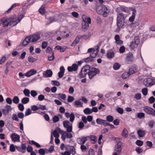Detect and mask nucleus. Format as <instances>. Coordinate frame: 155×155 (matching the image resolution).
<instances>
[{"mask_svg": "<svg viewBox=\"0 0 155 155\" xmlns=\"http://www.w3.org/2000/svg\"><path fill=\"white\" fill-rule=\"evenodd\" d=\"M23 15H20L18 17H14L8 18H3L0 20V24L3 27L9 25L11 27L16 25L23 18Z\"/></svg>", "mask_w": 155, "mask_h": 155, "instance_id": "1", "label": "nucleus"}, {"mask_svg": "<svg viewBox=\"0 0 155 155\" xmlns=\"http://www.w3.org/2000/svg\"><path fill=\"white\" fill-rule=\"evenodd\" d=\"M117 28L120 29L124 25L125 21L127 16L122 12H117Z\"/></svg>", "mask_w": 155, "mask_h": 155, "instance_id": "2", "label": "nucleus"}, {"mask_svg": "<svg viewBox=\"0 0 155 155\" xmlns=\"http://www.w3.org/2000/svg\"><path fill=\"white\" fill-rule=\"evenodd\" d=\"M97 13L103 15L104 17L107 16L109 11L107 8L104 5H101L98 6L96 9Z\"/></svg>", "mask_w": 155, "mask_h": 155, "instance_id": "3", "label": "nucleus"}, {"mask_svg": "<svg viewBox=\"0 0 155 155\" xmlns=\"http://www.w3.org/2000/svg\"><path fill=\"white\" fill-rule=\"evenodd\" d=\"M115 140L117 143L115 146L114 150L113 155H120V154L122 150V147H121L122 143L120 141V139L119 138H115Z\"/></svg>", "mask_w": 155, "mask_h": 155, "instance_id": "4", "label": "nucleus"}, {"mask_svg": "<svg viewBox=\"0 0 155 155\" xmlns=\"http://www.w3.org/2000/svg\"><path fill=\"white\" fill-rule=\"evenodd\" d=\"M100 72V71L98 68L90 67L88 74L89 79H92L97 74H99Z\"/></svg>", "mask_w": 155, "mask_h": 155, "instance_id": "5", "label": "nucleus"}, {"mask_svg": "<svg viewBox=\"0 0 155 155\" xmlns=\"http://www.w3.org/2000/svg\"><path fill=\"white\" fill-rule=\"evenodd\" d=\"M90 69V66L87 65L83 67L81 69V71L79 74V76L82 78L85 76L87 74H88L89 71Z\"/></svg>", "mask_w": 155, "mask_h": 155, "instance_id": "6", "label": "nucleus"}, {"mask_svg": "<svg viewBox=\"0 0 155 155\" xmlns=\"http://www.w3.org/2000/svg\"><path fill=\"white\" fill-rule=\"evenodd\" d=\"M144 84L147 87H149L155 84V78H148L143 81Z\"/></svg>", "mask_w": 155, "mask_h": 155, "instance_id": "7", "label": "nucleus"}, {"mask_svg": "<svg viewBox=\"0 0 155 155\" xmlns=\"http://www.w3.org/2000/svg\"><path fill=\"white\" fill-rule=\"evenodd\" d=\"M60 133L62 135L61 138L64 141H65L66 138L70 139L73 137L72 134L70 132L64 131L63 130L61 131Z\"/></svg>", "mask_w": 155, "mask_h": 155, "instance_id": "8", "label": "nucleus"}, {"mask_svg": "<svg viewBox=\"0 0 155 155\" xmlns=\"http://www.w3.org/2000/svg\"><path fill=\"white\" fill-rule=\"evenodd\" d=\"M12 141L14 142H18L20 141V136L15 133H13L10 136Z\"/></svg>", "mask_w": 155, "mask_h": 155, "instance_id": "9", "label": "nucleus"}, {"mask_svg": "<svg viewBox=\"0 0 155 155\" xmlns=\"http://www.w3.org/2000/svg\"><path fill=\"white\" fill-rule=\"evenodd\" d=\"M65 115L67 118H69L70 117V121L71 122H73L75 118V115L74 113H71L70 114L68 112H65Z\"/></svg>", "mask_w": 155, "mask_h": 155, "instance_id": "10", "label": "nucleus"}, {"mask_svg": "<svg viewBox=\"0 0 155 155\" xmlns=\"http://www.w3.org/2000/svg\"><path fill=\"white\" fill-rule=\"evenodd\" d=\"M31 42H36L41 38L40 35L38 33H36L33 35H31Z\"/></svg>", "mask_w": 155, "mask_h": 155, "instance_id": "11", "label": "nucleus"}, {"mask_svg": "<svg viewBox=\"0 0 155 155\" xmlns=\"http://www.w3.org/2000/svg\"><path fill=\"white\" fill-rule=\"evenodd\" d=\"M154 109L148 107H145L143 108V110L147 114L152 115Z\"/></svg>", "mask_w": 155, "mask_h": 155, "instance_id": "12", "label": "nucleus"}, {"mask_svg": "<svg viewBox=\"0 0 155 155\" xmlns=\"http://www.w3.org/2000/svg\"><path fill=\"white\" fill-rule=\"evenodd\" d=\"M78 66L76 64H74L71 66L68 67V70L69 72L75 71L78 69Z\"/></svg>", "mask_w": 155, "mask_h": 155, "instance_id": "13", "label": "nucleus"}, {"mask_svg": "<svg viewBox=\"0 0 155 155\" xmlns=\"http://www.w3.org/2000/svg\"><path fill=\"white\" fill-rule=\"evenodd\" d=\"M37 72L36 70L34 69H32L28 71L25 74V75L28 77H29L32 75L35 74Z\"/></svg>", "mask_w": 155, "mask_h": 155, "instance_id": "14", "label": "nucleus"}, {"mask_svg": "<svg viewBox=\"0 0 155 155\" xmlns=\"http://www.w3.org/2000/svg\"><path fill=\"white\" fill-rule=\"evenodd\" d=\"M88 137H83L79 138L78 139V143L81 144H84L87 140Z\"/></svg>", "mask_w": 155, "mask_h": 155, "instance_id": "15", "label": "nucleus"}, {"mask_svg": "<svg viewBox=\"0 0 155 155\" xmlns=\"http://www.w3.org/2000/svg\"><path fill=\"white\" fill-rule=\"evenodd\" d=\"M96 121L98 124L102 125L104 126H106L107 122V120L99 118L97 119Z\"/></svg>", "mask_w": 155, "mask_h": 155, "instance_id": "16", "label": "nucleus"}, {"mask_svg": "<svg viewBox=\"0 0 155 155\" xmlns=\"http://www.w3.org/2000/svg\"><path fill=\"white\" fill-rule=\"evenodd\" d=\"M81 99L76 100L73 103V104L76 107H83V103L81 101Z\"/></svg>", "mask_w": 155, "mask_h": 155, "instance_id": "17", "label": "nucleus"}, {"mask_svg": "<svg viewBox=\"0 0 155 155\" xmlns=\"http://www.w3.org/2000/svg\"><path fill=\"white\" fill-rule=\"evenodd\" d=\"M134 60L133 54L131 53L127 54L126 61H132Z\"/></svg>", "mask_w": 155, "mask_h": 155, "instance_id": "18", "label": "nucleus"}, {"mask_svg": "<svg viewBox=\"0 0 155 155\" xmlns=\"http://www.w3.org/2000/svg\"><path fill=\"white\" fill-rule=\"evenodd\" d=\"M60 71L58 73V76L59 78H61L64 75L65 69L63 66H61L60 68Z\"/></svg>", "mask_w": 155, "mask_h": 155, "instance_id": "19", "label": "nucleus"}, {"mask_svg": "<svg viewBox=\"0 0 155 155\" xmlns=\"http://www.w3.org/2000/svg\"><path fill=\"white\" fill-rule=\"evenodd\" d=\"M52 71L50 70H47L45 71V74L43 73V76L45 77H50L52 76Z\"/></svg>", "mask_w": 155, "mask_h": 155, "instance_id": "20", "label": "nucleus"}, {"mask_svg": "<svg viewBox=\"0 0 155 155\" xmlns=\"http://www.w3.org/2000/svg\"><path fill=\"white\" fill-rule=\"evenodd\" d=\"M116 12H121V11L124 12H128L127 8L125 7H121L120 8H118L116 9Z\"/></svg>", "mask_w": 155, "mask_h": 155, "instance_id": "21", "label": "nucleus"}, {"mask_svg": "<svg viewBox=\"0 0 155 155\" xmlns=\"http://www.w3.org/2000/svg\"><path fill=\"white\" fill-rule=\"evenodd\" d=\"M57 95L58 98L61 101L62 99L63 100H65L66 97V95L64 94L59 93Z\"/></svg>", "mask_w": 155, "mask_h": 155, "instance_id": "22", "label": "nucleus"}, {"mask_svg": "<svg viewBox=\"0 0 155 155\" xmlns=\"http://www.w3.org/2000/svg\"><path fill=\"white\" fill-rule=\"evenodd\" d=\"M138 45L134 41H132L130 42V44L129 45V47L131 50H133L136 48L137 47Z\"/></svg>", "mask_w": 155, "mask_h": 155, "instance_id": "23", "label": "nucleus"}, {"mask_svg": "<svg viewBox=\"0 0 155 155\" xmlns=\"http://www.w3.org/2000/svg\"><path fill=\"white\" fill-rule=\"evenodd\" d=\"M137 71V68L135 67H132L129 69V72L130 75L132 74Z\"/></svg>", "mask_w": 155, "mask_h": 155, "instance_id": "24", "label": "nucleus"}, {"mask_svg": "<svg viewBox=\"0 0 155 155\" xmlns=\"http://www.w3.org/2000/svg\"><path fill=\"white\" fill-rule=\"evenodd\" d=\"M83 22H85L88 24H91V18L90 17H87V16H85L83 17Z\"/></svg>", "mask_w": 155, "mask_h": 155, "instance_id": "25", "label": "nucleus"}, {"mask_svg": "<svg viewBox=\"0 0 155 155\" xmlns=\"http://www.w3.org/2000/svg\"><path fill=\"white\" fill-rule=\"evenodd\" d=\"M114 53L113 52L110 51H107V56L109 59H111L114 57Z\"/></svg>", "mask_w": 155, "mask_h": 155, "instance_id": "26", "label": "nucleus"}, {"mask_svg": "<svg viewBox=\"0 0 155 155\" xmlns=\"http://www.w3.org/2000/svg\"><path fill=\"white\" fill-rule=\"evenodd\" d=\"M136 11L135 10H134L133 11L132 15L129 18V20L130 22L134 21L136 15Z\"/></svg>", "mask_w": 155, "mask_h": 155, "instance_id": "27", "label": "nucleus"}, {"mask_svg": "<svg viewBox=\"0 0 155 155\" xmlns=\"http://www.w3.org/2000/svg\"><path fill=\"white\" fill-rule=\"evenodd\" d=\"M137 134L139 137H143L145 134V131L142 130H139L137 131Z\"/></svg>", "mask_w": 155, "mask_h": 155, "instance_id": "28", "label": "nucleus"}, {"mask_svg": "<svg viewBox=\"0 0 155 155\" xmlns=\"http://www.w3.org/2000/svg\"><path fill=\"white\" fill-rule=\"evenodd\" d=\"M128 132L127 129L124 128L122 131V135L123 137L127 138L128 136Z\"/></svg>", "mask_w": 155, "mask_h": 155, "instance_id": "29", "label": "nucleus"}, {"mask_svg": "<svg viewBox=\"0 0 155 155\" xmlns=\"http://www.w3.org/2000/svg\"><path fill=\"white\" fill-rule=\"evenodd\" d=\"M12 101L14 103L17 104L19 103V99L18 96H15L14 97Z\"/></svg>", "mask_w": 155, "mask_h": 155, "instance_id": "30", "label": "nucleus"}, {"mask_svg": "<svg viewBox=\"0 0 155 155\" xmlns=\"http://www.w3.org/2000/svg\"><path fill=\"white\" fill-rule=\"evenodd\" d=\"M84 112L86 114H89L92 113V111L91 109L87 108L84 110Z\"/></svg>", "mask_w": 155, "mask_h": 155, "instance_id": "31", "label": "nucleus"}, {"mask_svg": "<svg viewBox=\"0 0 155 155\" xmlns=\"http://www.w3.org/2000/svg\"><path fill=\"white\" fill-rule=\"evenodd\" d=\"M45 5H43L39 9V12L41 14H44L45 13Z\"/></svg>", "mask_w": 155, "mask_h": 155, "instance_id": "32", "label": "nucleus"}, {"mask_svg": "<svg viewBox=\"0 0 155 155\" xmlns=\"http://www.w3.org/2000/svg\"><path fill=\"white\" fill-rule=\"evenodd\" d=\"M130 75L128 72H124L122 75V78L123 79H125L128 78Z\"/></svg>", "mask_w": 155, "mask_h": 155, "instance_id": "33", "label": "nucleus"}, {"mask_svg": "<svg viewBox=\"0 0 155 155\" xmlns=\"http://www.w3.org/2000/svg\"><path fill=\"white\" fill-rule=\"evenodd\" d=\"M29 101V99L27 97H25L21 99V102L24 104H25L28 103Z\"/></svg>", "mask_w": 155, "mask_h": 155, "instance_id": "34", "label": "nucleus"}, {"mask_svg": "<svg viewBox=\"0 0 155 155\" xmlns=\"http://www.w3.org/2000/svg\"><path fill=\"white\" fill-rule=\"evenodd\" d=\"M79 38H77L74 40L73 42L72 43L71 46H74L78 44L79 42Z\"/></svg>", "mask_w": 155, "mask_h": 155, "instance_id": "35", "label": "nucleus"}, {"mask_svg": "<svg viewBox=\"0 0 155 155\" xmlns=\"http://www.w3.org/2000/svg\"><path fill=\"white\" fill-rule=\"evenodd\" d=\"M120 65L117 63H115L113 66V68L115 70L118 69L120 68Z\"/></svg>", "mask_w": 155, "mask_h": 155, "instance_id": "36", "label": "nucleus"}, {"mask_svg": "<svg viewBox=\"0 0 155 155\" xmlns=\"http://www.w3.org/2000/svg\"><path fill=\"white\" fill-rule=\"evenodd\" d=\"M23 93L25 96L29 97L30 93L29 90L27 89H25L23 91Z\"/></svg>", "mask_w": 155, "mask_h": 155, "instance_id": "37", "label": "nucleus"}, {"mask_svg": "<svg viewBox=\"0 0 155 155\" xmlns=\"http://www.w3.org/2000/svg\"><path fill=\"white\" fill-rule=\"evenodd\" d=\"M134 97L136 100H139L141 98V94L140 93H137L135 95Z\"/></svg>", "mask_w": 155, "mask_h": 155, "instance_id": "38", "label": "nucleus"}, {"mask_svg": "<svg viewBox=\"0 0 155 155\" xmlns=\"http://www.w3.org/2000/svg\"><path fill=\"white\" fill-rule=\"evenodd\" d=\"M141 92L143 95L146 96L148 94V89L147 88L145 87L142 90Z\"/></svg>", "mask_w": 155, "mask_h": 155, "instance_id": "39", "label": "nucleus"}, {"mask_svg": "<svg viewBox=\"0 0 155 155\" xmlns=\"http://www.w3.org/2000/svg\"><path fill=\"white\" fill-rule=\"evenodd\" d=\"M28 60L30 62H34L37 60V59L31 56H29L28 58Z\"/></svg>", "mask_w": 155, "mask_h": 155, "instance_id": "40", "label": "nucleus"}, {"mask_svg": "<svg viewBox=\"0 0 155 155\" xmlns=\"http://www.w3.org/2000/svg\"><path fill=\"white\" fill-rule=\"evenodd\" d=\"M98 54V51L95 50L94 52L91 53L90 54V56L93 58L95 57Z\"/></svg>", "mask_w": 155, "mask_h": 155, "instance_id": "41", "label": "nucleus"}, {"mask_svg": "<svg viewBox=\"0 0 155 155\" xmlns=\"http://www.w3.org/2000/svg\"><path fill=\"white\" fill-rule=\"evenodd\" d=\"M67 131H66L68 132H71L72 131V124H70V125L66 128Z\"/></svg>", "mask_w": 155, "mask_h": 155, "instance_id": "42", "label": "nucleus"}, {"mask_svg": "<svg viewBox=\"0 0 155 155\" xmlns=\"http://www.w3.org/2000/svg\"><path fill=\"white\" fill-rule=\"evenodd\" d=\"M85 22H83L82 24V28L83 29H87L89 28V24Z\"/></svg>", "mask_w": 155, "mask_h": 155, "instance_id": "43", "label": "nucleus"}, {"mask_svg": "<svg viewBox=\"0 0 155 155\" xmlns=\"http://www.w3.org/2000/svg\"><path fill=\"white\" fill-rule=\"evenodd\" d=\"M107 121L111 122L114 120V117L111 115H108L106 117Z\"/></svg>", "mask_w": 155, "mask_h": 155, "instance_id": "44", "label": "nucleus"}, {"mask_svg": "<svg viewBox=\"0 0 155 155\" xmlns=\"http://www.w3.org/2000/svg\"><path fill=\"white\" fill-rule=\"evenodd\" d=\"M134 42L136 43L137 45H138L140 42V39L138 36H136L134 37Z\"/></svg>", "mask_w": 155, "mask_h": 155, "instance_id": "45", "label": "nucleus"}, {"mask_svg": "<svg viewBox=\"0 0 155 155\" xmlns=\"http://www.w3.org/2000/svg\"><path fill=\"white\" fill-rule=\"evenodd\" d=\"M70 124V123L68 120H65L63 122L64 127L65 128L68 127Z\"/></svg>", "mask_w": 155, "mask_h": 155, "instance_id": "46", "label": "nucleus"}, {"mask_svg": "<svg viewBox=\"0 0 155 155\" xmlns=\"http://www.w3.org/2000/svg\"><path fill=\"white\" fill-rule=\"evenodd\" d=\"M12 119L13 120H15L16 121H18L19 120L18 119V115H17L16 114H13L12 115Z\"/></svg>", "mask_w": 155, "mask_h": 155, "instance_id": "47", "label": "nucleus"}, {"mask_svg": "<svg viewBox=\"0 0 155 155\" xmlns=\"http://www.w3.org/2000/svg\"><path fill=\"white\" fill-rule=\"evenodd\" d=\"M47 151V149H40L38 150V152L40 154L44 155L45 153V150Z\"/></svg>", "mask_w": 155, "mask_h": 155, "instance_id": "48", "label": "nucleus"}, {"mask_svg": "<svg viewBox=\"0 0 155 155\" xmlns=\"http://www.w3.org/2000/svg\"><path fill=\"white\" fill-rule=\"evenodd\" d=\"M18 107L19 109L21 111L24 110V105L21 103L19 104L18 105Z\"/></svg>", "mask_w": 155, "mask_h": 155, "instance_id": "49", "label": "nucleus"}, {"mask_svg": "<svg viewBox=\"0 0 155 155\" xmlns=\"http://www.w3.org/2000/svg\"><path fill=\"white\" fill-rule=\"evenodd\" d=\"M5 107L8 113H9L10 111H11L12 108L11 106L8 105H7Z\"/></svg>", "mask_w": 155, "mask_h": 155, "instance_id": "50", "label": "nucleus"}, {"mask_svg": "<svg viewBox=\"0 0 155 155\" xmlns=\"http://www.w3.org/2000/svg\"><path fill=\"white\" fill-rule=\"evenodd\" d=\"M53 121L54 122L56 123L59 120V117L55 115L53 117Z\"/></svg>", "mask_w": 155, "mask_h": 155, "instance_id": "51", "label": "nucleus"}, {"mask_svg": "<svg viewBox=\"0 0 155 155\" xmlns=\"http://www.w3.org/2000/svg\"><path fill=\"white\" fill-rule=\"evenodd\" d=\"M18 4L16 3H14L10 7V8H9L8 10L6 11V12L8 13H9L10 12L12 9L14 8H15L16 7L17 5Z\"/></svg>", "mask_w": 155, "mask_h": 155, "instance_id": "52", "label": "nucleus"}, {"mask_svg": "<svg viewBox=\"0 0 155 155\" xmlns=\"http://www.w3.org/2000/svg\"><path fill=\"white\" fill-rule=\"evenodd\" d=\"M137 117L139 118H141L145 116V114L141 112L137 113Z\"/></svg>", "mask_w": 155, "mask_h": 155, "instance_id": "53", "label": "nucleus"}, {"mask_svg": "<svg viewBox=\"0 0 155 155\" xmlns=\"http://www.w3.org/2000/svg\"><path fill=\"white\" fill-rule=\"evenodd\" d=\"M31 113V110L30 108H28L26 110L25 112V116H27L30 115Z\"/></svg>", "mask_w": 155, "mask_h": 155, "instance_id": "54", "label": "nucleus"}, {"mask_svg": "<svg viewBox=\"0 0 155 155\" xmlns=\"http://www.w3.org/2000/svg\"><path fill=\"white\" fill-rule=\"evenodd\" d=\"M70 152L73 155H74L76 153L75 148L73 146L70 147Z\"/></svg>", "mask_w": 155, "mask_h": 155, "instance_id": "55", "label": "nucleus"}, {"mask_svg": "<svg viewBox=\"0 0 155 155\" xmlns=\"http://www.w3.org/2000/svg\"><path fill=\"white\" fill-rule=\"evenodd\" d=\"M31 142L34 145H35L36 147H37L38 148H40L41 147V146L38 143L35 142L34 140H31Z\"/></svg>", "mask_w": 155, "mask_h": 155, "instance_id": "56", "label": "nucleus"}, {"mask_svg": "<svg viewBox=\"0 0 155 155\" xmlns=\"http://www.w3.org/2000/svg\"><path fill=\"white\" fill-rule=\"evenodd\" d=\"M154 124V121L153 120H151L148 122V125L151 128H152L153 127Z\"/></svg>", "mask_w": 155, "mask_h": 155, "instance_id": "57", "label": "nucleus"}, {"mask_svg": "<svg viewBox=\"0 0 155 155\" xmlns=\"http://www.w3.org/2000/svg\"><path fill=\"white\" fill-rule=\"evenodd\" d=\"M48 42L47 41H44L42 42L41 47L43 49H45V48L48 45Z\"/></svg>", "mask_w": 155, "mask_h": 155, "instance_id": "58", "label": "nucleus"}, {"mask_svg": "<svg viewBox=\"0 0 155 155\" xmlns=\"http://www.w3.org/2000/svg\"><path fill=\"white\" fill-rule=\"evenodd\" d=\"M26 146L25 143H22L21 145V148L23 151H24V153L26 151Z\"/></svg>", "mask_w": 155, "mask_h": 155, "instance_id": "59", "label": "nucleus"}, {"mask_svg": "<svg viewBox=\"0 0 155 155\" xmlns=\"http://www.w3.org/2000/svg\"><path fill=\"white\" fill-rule=\"evenodd\" d=\"M53 134L54 137H55V138H58L59 136V134L56 130L54 131L53 132Z\"/></svg>", "mask_w": 155, "mask_h": 155, "instance_id": "60", "label": "nucleus"}, {"mask_svg": "<svg viewBox=\"0 0 155 155\" xmlns=\"http://www.w3.org/2000/svg\"><path fill=\"white\" fill-rule=\"evenodd\" d=\"M149 101L150 104H152L155 101V98L153 97L152 96L149 98Z\"/></svg>", "mask_w": 155, "mask_h": 155, "instance_id": "61", "label": "nucleus"}, {"mask_svg": "<svg viewBox=\"0 0 155 155\" xmlns=\"http://www.w3.org/2000/svg\"><path fill=\"white\" fill-rule=\"evenodd\" d=\"M12 100L10 97H7L6 99V103L9 104H11L12 103Z\"/></svg>", "mask_w": 155, "mask_h": 155, "instance_id": "62", "label": "nucleus"}, {"mask_svg": "<svg viewBox=\"0 0 155 155\" xmlns=\"http://www.w3.org/2000/svg\"><path fill=\"white\" fill-rule=\"evenodd\" d=\"M136 144L138 146H141L143 144V142L140 140H137L136 141Z\"/></svg>", "mask_w": 155, "mask_h": 155, "instance_id": "63", "label": "nucleus"}, {"mask_svg": "<svg viewBox=\"0 0 155 155\" xmlns=\"http://www.w3.org/2000/svg\"><path fill=\"white\" fill-rule=\"evenodd\" d=\"M125 48L124 46H121L119 48V51L120 53H123L125 51Z\"/></svg>", "mask_w": 155, "mask_h": 155, "instance_id": "64", "label": "nucleus"}]
</instances>
